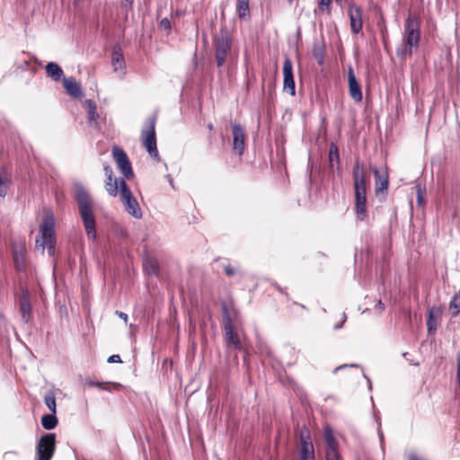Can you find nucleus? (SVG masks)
Instances as JSON below:
<instances>
[{
    "label": "nucleus",
    "instance_id": "53",
    "mask_svg": "<svg viewBox=\"0 0 460 460\" xmlns=\"http://www.w3.org/2000/svg\"><path fill=\"white\" fill-rule=\"evenodd\" d=\"M349 367H357V365L356 364H351V365H349Z\"/></svg>",
    "mask_w": 460,
    "mask_h": 460
},
{
    "label": "nucleus",
    "instance_id": "44",
    "mask_svg": "<svg viewBox=\"0 0 460 460\" xmlns=\"http://www.w3.org/2000/svg\"><path fill=\"white\" fill-rule=\"evenodd\" d=\"M116 314H117L119 318H121V319H123L125 322H127V320H128V314H125V313H123V312H120V311H117V312H116Z\"/></svg>",
    "mask_w": 460,
    "mask_h": 460
},
{
    "label": "nucleus",
    "instance_id": "24",
    "mask_svg": "<svg viewBox=\"0 0 460 460\" xmlns=\"http://www.w3.org/2000/svg\"><path fill=\"white\" fill-rule=\"evenodd\" d=\"M46 73L55 81H58L63 76V70L58 64L54 62H49L47 64Z\"/></svg>",
    "mask_w": 460,
    "mask_h": 460
},
{
    "label": "nucleus",
    "instance_id": "13",
    "mask_svg": "<svg viewBox=\"0 0 460 460\" xmlns=\"http://www.w3.org/2000/svg\"><path fill=\"white\" fill-rule=\"evenodd\" d=\"M233 135V149L239 155H242L244 151L245 146V134L243 127L240 124H234L232 126Z\"/></svg>",
    "mask_w": 460,
    "mask_h": 460
},
{
    "label": "nucleus",
    "instance_id": "16",
    "mask_svg": "<svg viewBox=\"0 0 460 460\" xmlns=\"http://www.w3.org/2000/svg\"><path fill=\"white\" fill-rule=\"evenodd\" d=\"M299 460H314V449L309 436L301 435V448Z\"/></svg>",
    "mask_w": 460,
    "mask_h": 460
},
{
    "label": "nucleus",
    "instance_id": "37",
    "mask_svg": "<svg viewBox=\"0 0 460 460\" xmlns=\"http://www.w3.org/2000/svg\"><path fill=\"white\" fill-rule=\"evenodd\" d=\"M332 0H321L320 1V8L322 10H324L326 9L328 12L330 11V7H331V4H332Z\"/></svg>",
    "mask_w": 460,
    "mask_h": 460
},
{
    "label": "nucleus",
    "instance_id": "40",
    "mask_svg": "<svg viewBox=\"0 0 460 460\" xmlns=\"http://www.w3.org/2000/svg\"><path fill=\"white\" fill-rule=\"evenodd\" d=\"M91 0H74V5L77 8L83 6L85 4H89Z\"/></svg>",
    "mask_w": 460,
    "mask_h": 460
},
{
    "label": "nucleus",
    "instance_id": "10",
    "mask_svg": "<svg viewBox=\"0 0 460 460\" xmlns=\"http://www.w3.org/2000/svg\"><path fill=\"white\" fill-rule=\"evenodd\" d=\"M323 438L325 441L326 460H341V456L338 451V442L330 426L323 428Z\"/></svg>",
    "mask_w": 460,
    "mask_h": 460
},
{
    "label": "nucleus",
    "instance_id": "15",
    "mask_svg": "<svg viewBox=\"0 0 460 460\" xmlns=\"http://www.w3.org/2000/svg\"><path fill=\"white\" fill-rule=\"evenodd\" d=\"M349 93L351 99L359 102L362 101V92L360 84L358 82L354 70L351 66L348 69Z\"/></svg>",
    "mask_w": 460,
    "mask_h": 460
},
{
    "label": "nucleus",
    "instance_id": "32",
    "mask_svg": "<svg viewBox=\"0 0 460 460\" xmlns=\"http://www.w3.org/2000/svg\"><path fill=\"white\" fill-rule=\"evenodd\" d=\"M237 12L240 18L249 15V0H237Z\"/></svg>",
    "mask_w": 460,
    "mask_h": 460
},
{
    "label": "nucleus",
    "instance_id": "43",
    "mask_svg": "<svg viewBox=\"0 0 460 460\" xmlns=\"http://www.w3.org/2000/svg\"><path fill=\"white\" fill-rule=\"evenodd\" d=\"M417 198L419 205L421 206L422 204H424V197L420 189L417 191Z\"/></svg>",
    "mask_w": 460,
    "mask_h": 460
},
{
    "label": "nucleus",
    "instance_id": "5",
    "mask_svg": "<svg viewBox=\"0 0 460 460\" xmlns=\"http://www.w3.org/2000/svg\"><path fill=\"white\" fill-rule=\"evenodd\" d=\"M221 306L226 344L234 349H241L242 344L238 333L234 330L237 312L233 306L229 307L226 302H223Z\"/></svg>",
    "mask_w": 460,
    "mask_h": 460
},
{
    "label": "nucleus",
    "instance_id": "55",
    "mask_svg": "<svg viewBox=\"0 0 460 460\" xmlns=\"http://www.w3.org/2000/svg\"><path fill=\"white\" fill-rule=\"evenodd\" d=\"M289 3H291L293 0H288Z\"/></svg>",
    "mask_w": 460,
    "mask_h": 460
},
{
    "label": "nucleus",
    "instance_id": "8",
    "mask_svg": "<svg viewBox=\"0 0 460 460\" xmlns=\"http://www.w3.org/2000/svg\"><path fill=\"white\" fill-rule=\"evenodd\" d=\"M155 116L149 117L146 122V128L142 129L141 139L146 151L153 158H158L159 154L156 146Z\"/></svg>",
    "mask_w": 460,
    "mask_h": 460
},
{
    "label": "nucleus",
    "instance_id": "21",
    "mask_svg": "<svg viewBox=\"0 0 460 460\" xmlns=\"http://www.w3.org/2000/svg\"><path fill=\"white\" fill-rule=\"evenodd\" d=\"M63 85L66 89V93L75 97V98H80L83 96V91L81 88V85L75 81V78L69 77V78H64L63 79Z\"/></svg>",
    "mask_w": 460,
    "mask_h": 460
},
{
    "label": "nucleus",
    "instance_id": "36",
    "mask_svg": "<svg viewBox=\"0 0 460 460\" xmlns=\"http://www.w3.org/2000/svg\"><path fill=\"white\" fill-rule=\"evenodd\" d=\"M103 171L107 180L112 181L113 172L110 165H104Z\"/></svg>",
    "mask_w": 460,
    "mask_h": 460
},
{
    "label": "nucleus",
    "instance_id": "14",
    "mask_svg": "<svg viewBox=\"0 0 460 460\" xmlns=\"http://www.w3.org/2000/svg\"><path fill=\"white\" fill-rule=\"evenodd\" d=\"M349 16L350 22V29L354 34H358L362 31V11L358 5L350 4L349 7Z\"/></svg>",
    "mask_w": 460,
    "mask_h": 460
},
{
    "label": "nucleus",
    "instance_id": "28",
    "mask_svg": "<svg viewBox=\"0 0 460 460\" xmlns=\"http://www.w3.org/2000/svg\"><path fill=\"white\" fill-rule=\"evenodd\" d=\"M449 310L452 317H456L460 314V290L456 292L449 302Z\"/></svg>",
    "mask_w": 460,
    "mask_h": 460
},
{
    "label": "nucleus",
    "instance_id": "19",
    "mask_svg": "<svg viewBox=\"0 0 460 460\" xmlns=\"http://www.w3.org/2000/svg\"><path fill=\"white\" fill-rule=\"evenodd\" d=\"M442 314L438 306H432L429 309L427 319V329L429 333H434L438 328V322Z\"/></svg>",
    "mask_w": 460,
    "mask_h": 460
},
{
    "label": "nucleus",
    "instance_id": "11",
    "mask_svg": "<svg viewBox=\"0 0 460 460\" xmlns=\"http://www.w3.org/2000/svg\"><path fill=\"white\" fill-rule=\"evenodd\" d=\"M112 156L124 177L126 179L132 178L134 176V172L126 152L119 146H114L112 148Z\"/></svg>",
    "mask_w": 460,
    "mask_h": 460
},
{
    "label": "nucleus",
    "instance_id": "38",
    "mask_svg": "<svg viewBox=\"0 0 460 460\" xmlns=\"http://www.w3.org/2000/svg\"><path fill=\"white\" fill-rule=\"evenodd\" d=\"M109 363H119L121 362L120 356L114 354L109 357L108 358Z\"/></svg>",
    "mask_w": 460,
    "mask_h": 460
},
{
    "label": "nucleus",
    "instance_id": "1",
    "mask_svg": "<svg viewBox=\"0 0 460 460\" xmlns=\"http://www.w3.org/2000/svg\"><path fill=\"white\" fill-rule=\"evenodd\" d=\"M355 191V213L357 220L364 221L367 217V176L364 164L358 159L352 170Z\"/></svg>",
    "mask_w": 460,
    "mask_h": 460
},
{
    "label": "nucleus",
    "instance_id": "12",
    "mask_svg": "<svg viewBox=\"0 0 460 460\" xmlns=\"http://www.w3.org/2000/svg\"><path fill=\"white\" fill-rule=\"evenodd\" d=\"M283 90L289 93L290 95L296 94L295 80L293 75V67L291 60L287 58L283 63Z\"/></svg>",
    "mask_w": 460,
    "mask_h": 460
},
{
    "label": "nucleus",
    "instance_id": "27",
    "mask_svg": "<svg viewBox=\"0 0 460 460\" xmlns=\"http://www.w3.org/2000/svg\"><path fill=\"white\" fill-rule=\"evenodd\" d=\"M58 418L56 413L45 414L41 418V425L45 429H53L58 425Z\"/></svg>",
    "mask_w": 460,
    "mask_h": 460
},
{
    "label": "nucleus",
    "instance_id": "4",
    "mask_svg": "<svg viewBox=\"0 0 460 460\" xmlns=\"http://www.w3.org/2000/svg\"><path fill=\"white\" fill-rule=\"evenodd\" d=\"M55 223L54 215L47 213L40 226V238L36 240V246L41 249L42 253L45 248H47L49 256H53L55 253Z\"/></svg>",
    "mask_w": 460,
    "mask_h": 460
},
{
    "label": "nucleus",
    "instance_id": "26",
    "mask_svg": "<svg viewBox=\"0 0 460 460\" xmlns=\"http://www.w3.org/2000/svg\"><path fill=\"white\" fill-rule=\"evenodd\" d=\"M329 162L331 168H333L336 165L337 169L340 168V154L338 146L332 142L329 147Z\"/></svg>",
    "mask_w": 460,
    "mask_h": 460
},
{
    "label": "nucleus",
    "instance_id": "39",
    "mask_svg": "<svg viewBox=\"0 0 460 460\" xmlns=\"http://www.w3.org/2000/svg\"><path fill=\"white\" fill-rule=\"evenodd\" d=\"M84 385L90 387H99L100 382L93 381L92 379H85Z\"/></svg>",
    "mask_w": 460,
    "mask_h": 460
},
{
    "label": "nucleus",
    "instance_id": "54",
    "mask_svg": "<svg viewBox=\"0 0 460 460\" xmlns=\"http://www.w3.org/2000/svg\"><path fill=\"white\" fill-rule=\"evenodd\" d=\"M368 387H369V389H371V388H372V385H371V383H369Z\"/></svg>",
    "mask_w": 460,
    "mask_h": 460
},
{
    "label": "nucleus",
    "instance_id": "23",
    "mask_svg": "<svg viewBox=\"0 0 460 460\" xmlns=\"http://www.w3.org/2000/svg\"><path fill=\"white\" fill-rule=\"evenodd\" d=\"M313 56L319 66H323L325 60V46L323 41H314L313 44Z\"/></svg>",
    "mask_w": 460,
    "mask_h": 460
},
{
    "label": "nucleus",
    "instance_id": "48",
    "mask_svg": "<svg viewBox=\"0 0 460 460\" xmlns=\"http://www.w3.org/2000/svg\"><path fill=\"white\" fill-rule=\"evenodd\" d=\"M377 305L379 306V308H380L381 310H384L385 305H384V304H383L381 301H379V302H378V305Z\"/></svg>",
    "mask_w": 460,
    "mask_h": 460
},
{
    "label": "nucleus",
    "instance_id": "45",
    "mask_svg": "<svg viewBox=\"0 0 460 460\" xmlns=\"http://www.w3.org/2000/svg\"><path fill=\"white\" fill-rule=\"evenodd\" d=\"M377 431H378V436H379V438H380V442H381V444H383L384 443V434H383V431H382L380 426L378 427V430Z\"/></svg>",
    "mask_w": 460,
    "mask_h": 460
},
{
    "label": "nucleus",
    "instance_id": "52",
    "mask_svg": "<svg viewBox=\"0 0 460 460\" xmlns=\"http://www.w3.org/2000/svg\"><path fill=\"white\" fill-rule=\"evenodd\" d=\"M126 2H128L129 4H132L133 0H125Z\"/></svg>",
    "mask_w": 460,
    "mask_h": 460
},
{
    "label": "nucleus",
    "instance_id": "20",
    "mask_svg": "<svg viewBox=\"0 0 460 460\" xmlns=\"http://www.w3.org/2000/svg\"><path fill=\"white\" fill-rule=\"evenodd\" d=\"M111 65L115 72H120L123 75L126 74V64L119 48L112 49Z\"/></svg>",
    "mask_w": 460,
    "mask_h": 460
},
{
    "label": "nucleus",
    "instance_id": "33",
    "mask_svg": "<svg viewBox=\"0 0 460 460\" xmlns=\"http://www.w3.org/2000/svg\"><path fill=\"white\" fill-rule=\"evenodd\" d=\"M121 386L119 383H112V382H100L99 387L101 390L104 391H111V388L113 387L114 389H119Z\"/></svg>",
    "mask_w": 460,
    "mask_h": 460
},
{
    "label": "nucleus",
    "instance_id": "7",
    "mask_svg": "<svg viewBox=\"0 0 460 460\" xmlns=\"http://www.w3.org/2000/svg\"><path fill=\"white\" fill-rule=\"evenodd\" d=\"M119 195L126 211L137 219L141 218L143 215L141 208L125 180L122 178H119Z\"/></svg>",
    "mask_w": 460,
    "mask_h": 460
},
{
    "label": "nucleus",
    "instance_id": "47",
    "mask_svg": "<svg viewBox=\"0 0 460 460\" xmlns=\"http://www.w3.org/2000/svg\"><path fill=\"white\" fill-rule=\"evenodd\" d=\"M348 367V365H342V366H340V367H336V368H335L334 372H337L338 370H340V369H341V368H344V367Z\"/></svg>",
    "mask_w": 460,
    "mask_h": 460
},
{
    "label": "nucleus",
    "instance_id": "18",
    "mask_svg": "<svg viewBox=\"0 0 460 460\" xmlns=\"http://www.w3.org/2000/svg\"><path fill=\"white\" fill-rule=\"evenodd\" d=\"M376 184V193L379 194L387 190L388 188V173L386 170L381 172L376 168L373 169Z\"/></svg>",
    "mask_w": 460,
    "mask_h": 460
},
{
    "label": "nucleus",
    "instance_id": "51",
    "mask_svg": "<svg viewBox=\"0 0 460 460\" xmlns=\"http://www.w3.org/2000/svg\"><path fill=\"white\" fill-rule=\"evenodd\" d=\"M335 2H336L337 4H341V2H342V0H335Z\"/></svg>",
    "mask_w": 460,
    "mask_h": 460
},
{
    "label": "nucleus",
    "instance_id": "29",
    "mask_svg": "<svg viewBox=\"0 0 460 460\" xmlns=\"http://www.w3.org/2000/svg\"><path fill=\"white\" fill-rule=\"evenodd\" d=\"M144 267L148 274H157L159 270V264L156 259L147 258L144 261Z\"/></svg>",
    "mask_w": 460,
    "mask_h": 460
},
{
    "label": "nucleus",
    "instance_id": "25",
    "mask_svg": "<svg viewBox=\"0 0 460 460\" xmlns=\"http://www.w3.org/2000/svg\"><path fill=\"white\" fill-rule=\"evenodd\" d=\"M87 113H88V122L90 124H94L95 127L98 126L97 119L99 118V114L96 111V105L93 100H86L85 102Z\"/></svg>",
    "mask_w": 460,
    "mask_h": 460
},
{
    "label": "nucleus",
    "instance_id": "31",
    "mask_svg": "<svg viewBox=\"0 0 460 460\" xmlns=\"http://www.w3.org/2000/svg\"><path fill=\"white\" fill-rule=\"evenodd\" d=\"M44 402L51 412H57L56 397L53 392L50 391L45 394Z\"/></svg>",
    "mask_w": 460,
    "mask_h": 460
},
{
    "label": "nucleus",
    "instance_id": "41",
    "mask_svg": "<svg viewBox=\"0 0 460 460\" xmlns=\"http://www.w3.org/2000/svg\"><path fill=\"white\" fill-rule=\"evenodd\" d=\"M407 459L408 460H427L425 458L420 457L417 454H415L413 452L409 453Z\"/></svg>",
    "mask_w": 460,
    "mask_h": 460
},
{
    "label": "nucleus",
    "instance_id": "2",
    "mask_svg": "<svg viewBox=\"0 0 460 460\" xmlns=\"http://www.w3.org/2000/svg\"><path fill=\"white\" fill-rule=\"evenodd\" d=\"M420 40V20L413 13H409L403 28L404 47L398 48L396 54L400 58L412 55V49L418 48Z\"/></svg>",
    "mask_w": 460,
    "mask_h": 460
},
{
    "label": "nucleus",
    "instance_id": "34",
    "mask_svg": "<svg viewBox=\"0 0 460 460\" xmlns=\"http://www.w3.org/2000/svg\"><path fill=\"white\" fill-rule=\"evenodd\" d=\"M159 28L161 30L165 31L167 33H169L171 31V29H172V25H171L170 20L168 18L162 19L160 23H159Z\"/></svg>",
    "mask_w": 460,
    "mask_h": 460
},
{
    "label": "nucleus",
    "instance_id": "6",
    "mask_svg": "<svg viewBox=\"0 0 460 460\" xmlns=\"http://www.w3.org/2000/svg\"><path fill=\"white\" fill-rule=\"evenodd\" d=\"M232 41L231 33L226 28H222L213 37L215 58L217 67H221L226 62L227 56L231 51Z\"/></svg>",
    "mask_w": 460,
    "mask_h": 460
},
{
    "label": "nucleus",
    "instance_id": "49",
    "mask_svg": "<svg viewBox=\"0 0 460 460\" xmlns=\"http://www.w3.org/2000/svg\"><path fill=\"white\" fill-rule=\"evenodd\" d=\"M408 354H409V353L405 352V353H403V355H402V356H403V358H404L405 359H407V360H409V357H407V356H408Z\"/></svg>",
    "mask_w": 460,
    "mask_h": 460
},
{
    "label": "nucleus",
    "instance_id": "46",
    "mask_svg": "<svg viewBox=\"0 0 460 460\" xmlns=\"http://www.w3.org/2000/svg\"><path fill=\"white\" fill-rule=\"evenodd\" d=\"M346 318H347V317H346V314H343V321H345V320H346ZM344 323V322H342L341 323H338V324H336L334 328H335V329H340V328L342 326V323Z\"/></svg>",
    "mask_w": 460,
    "mask_h": 460
},
{
    "label": "nucleus",
    "instance_id": "9",
    "mask_svg": "<svg viewBox=\"0 0 460 460\" xmlns=\"http://www.w3.org/2000/svg\"><path fill=\"white\" fill-rule=\"evenodd\" d=\"M56 435L48 433L40 438L37 444L39 460H50L55 451Z\"/></svg>",
    "mask_w": 460,
    "mask_h": 460
},
{
    "label": "nucleus",
    "instance_id": "22",
    "mask_svg": "<svg viewBox=\"0 0 460 460\" xmlns=\"http://www.w3.org/2000/svg\"><path fill=\"white\" fill-rule=\"evenodd\" d=\"M11 183V176L5 167L0 166V197L4 198Z\"/></svg>",
    "mask_w": 460,
    "mask_h": 460
},
{
    "label": "nucleus",
    "instance_id": "42",
    "mask_svg": "<svg viewBox=\"0 0 460 460\" xmlns=\"http://www.w3.org/2000/svg\"><path fill=\"white\" fill-rule=\"evenodd\" d=\"M456 361H457V373H456V376H457L458 384L460 385V351L457 353Z\"/></svg>",
    "mask_w": 460,
    "mask_h": 460
},
{
    "label": "nucleus",
    "instance_id": "50",
    "mask_svg": "<svg viewBox=\"0 0 460 460\" xmlns=\"http://www.w3.org/2000/svg\"><path fill=\"white\" fill-rule=\"evenodd\" d=\"M208 129L212 130L213 129V125L210 123V124L208 125Z\"/></svg>",
    "mask_w": 460,
    "mask_h": 460
},
{
    "label": "nucleus",
    "instance_id": "17",
    "mask_svg": "<svg viewBox=\"0 0 460 460\" xmlns=\"http://www.w3.org/2000/svg\"><path fill=\"white\" fill-rule=\"evenodd\" d=\"M19 305L22 319L24 323H29L31 317V305L30 302V296L27 290L23 291L20 296Z\"/></svg>",
    "mask_w": 460,
    "mask_h": 460
},
{
    "label": "nucleus",
    "instance_id": "35",
    "mask_svg": "<svg viewBox=\"0 0 460 460\" xmlns=\"http://www.w3.org/2000/svg\"><path fill=\"white\" fill-rule=\"evenodd\" d=\"M225 273L227 276H234L236 273V270L230 264L224 265Z\"/></svg>",
    "mask_w": 460,
    "mask_h": 460
},
{
    "label": "nucleus",
    "instance_id": "30",
    "mask_svg": "<svg viewBox=\"0 0 460 460\" xmlns=\"http://www.w3.org/2000/svg\"><path fill=\"white\" fill-rule=\"evenodd\" d=\"M105 189L111 196H117L118 192H119V179H114V181H109L106 179Z\"/></svg>",
    "mask_w": 460,
    "mask_h": 460
},
{
    "label": "nucleus",
    "instance_id": "3",
    "mask_svg": "<svg viewBox=\"0 0 460 460\" xmlns=\"http://www.w3.org/2000/svg\"><path fill=\"white\" fill-rule=\"evenodd\" d=\"M75 199L78 204L79 214L82 217L86 234L89 239L95 240L96 227L93 204L87 190L83 186L76 188Z\"/></svg>",
    "mask_w": 460,
    "mask_h": 460
}]
</instances>
